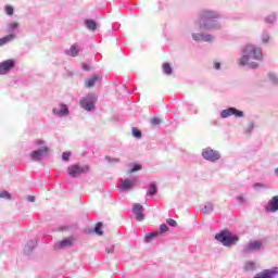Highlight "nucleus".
<instances>
[{
  "label": "nucleus",
  "instance_id": "14",
  "mask_svg": "<svg viewBox=\"0 0 278 278\" xmlns=\"http://www.w3.org/2000/svg\"><path fill=\"white\" fill-rule=\"evenodd\" d=\"M278 275V267L271 269H263L262 271L254 275L253 278H275Z\"/></svg>",
  "mask_w": 278,
  "mask_h": 278
},
{
  "label": "nucleus",
  "instance_id": "34",
  "mask_svg": "<svg viewBox=\"0 0 278 278\" xmlns=\"http://www.w3.org/2000/svg\"><path fill=\"white\" fill-rule=\"evenodd\" d=\"M244 270L247 271L255 270V262H252V261L245 262Z\"/></svg>",
  "mask_w": 278,
  "mask_h": 278
},
{
  "label": "nucleus",
  "instance_id": "9",
  "mask_svg": "<svg viewBox=\"0 0 278 278\" xmlns=\"http://www.w3.org/2000/svg\"><path fill=\"white\" fill-rule=\"evenodd\" d=\"M138 186V179H128V178H121L117 188L119 192H129V190H134Z\"/></svg>",
  "mask_w": 278,
  "mask_h": 278
},
{
  "label": "nucleus",
  "instance_id": "5",
  "mask_svg": "<svg viewBox=\"0 0 278 278\" xmlns=\"http://www.w3.org/2000/svg\"><path fill=\"white\" fill-rule=\"evenodd\" d=\"M98 97L94 93H88L79 100V105L86 112H94Z\"/></svg>",
  "mask_w": 278,
  "mask_h": 278
},
{
  "label": "nucleus",
  "instance_id": "50",
  "mask_svg": "<svg viewBox=\"0 0 278 278\" xmlns=\"http://www.w3.org/2000/svg\"><path fill=\"white\" fill-rule=\"evenodd\" d=\"M85 71H89L88 65H84Z\"/></svg>",
  "mask_w": 278,
  "mask_h": 278
},
{
  "label": "nucleus",
  "instance_id": "26",
  "mask_svg": "<svg viewBox=\"0 0 278 278\" xmlns=\"http://www.w3.org/2000/svg\"><path fill=\"white\" fill-rule=\"evenodd\" d=\"M261 40H262L263 45H268V42H270V33L264 30L261 35Z\"/></svg>",
  "mask_w": 278,
  "mask_h": 278
},
{
  "label": "nucleus",
  "instance_id": "45",
  "mask_svg": "<svg viewBox=\"0 0 278 278\" xmlns=\"http://www.w3.org/2000/svg\"><path fill=\"white\" fill-rule=\"evenodd\" d=\"M114 249H115V247L111 244L105 248V251L110 255V254L114 253Z\"/></svg>",
  "mask_w": 278,
  "mask_h": 278
},
{
  "label": "nucleus",
  "instance_id": "30",
  "mask_svg": "<svg viewBox=\"0 0 278 278\" xmlns=\"http://www.w3.org/2000/svg\"><path fill=\"white\" fill-rule=\"evenodd\" d=\"M277 22V14L271 13L269 14L267 17H265V23H267L268 25H273V23Z\"/></svg>",
  "mask_w": 278,
  "mask_h": 278
},
{
  "label": "nucleus",
  "instance_id": "31",
  "mask_svg": "<svg viewBox=\"0 0 278 278\" xmlns=\"http://www.w3.org/2000/svg\"><path fill=\"white\" fill-rule=\"evenodd\" d=\"M163 73L164 75H173V67L170 66V63L163 64Z\"/></svg>",
  "mask_w": 278,
  "mask_h": 278
},
{
  "label": "nucleus",
  "instance_id": "43",
  "mask_svg": "<svg viewBox=\"0 0 278 278\" xmlns=\"http://www.w3.org/2000/svg\"><path fill=\"white\" fill-rule=\"evenodd\" d=\"M167 225H169V227H177V220L168 218L166 219Z\"/></svg>",
  "mask_w": 278,
  "mask_h": 278
},
{
  "label": "nucleus",
  "instance_id": "18",
  "mask_svg": "<svg viewBox=\"0 0 278 278\" xmlns=\"http://www.w3.org/2000/svg\"><path fill=\"white\" fill-rule=\"evenodd\" d=\"M14 40H16V34H9L0 38V47H5V45H10Z\"/></svg>",
  "mask_w": 278,
  "mask_h": 278
},
{
  "label": "nucleus",
  "instance_id": "7",
  "mask_svg": "<svg viewBox=\"0 0 278 278\" xmlns=\"http://www.w3.org/2000/svg\"><path fill=\"white\" fill-rule=\"evenodd\" d=\"M260 251H264V242L260 240H252L245 244V247L241 250V255H249L250 253H260Z\"/></svg>",
  "mask_w": 278,
  "mask_h": 278
},
{
  "label": "nucleus",
  "instance_id": "24",
  "mask_svg": "<svg viewBox=\"0 0 278 278\" xmlns=\"http://www.w3.org/2000/svg\"><path fill=\"white\" fill-rule=\"evenodd\" d=\"M202 212L204 214H212V212H214V203L212 202H206L204 204V207L202 208Z\"/></svg>",
  "mask_w": 278,
  "mask_h": 278
},
{
  "label": "nucleus",
  "instance_id": "4",
  "mask_svg": "<svg viewBox=\"0 0 278 278\" xmlns=\"http://www.w3.org/2000/svg\"><path fill=\"white\" fill-rule=\"evenodd\" d=\"M215 240L217 242H222L223 247H227L229 249L231 247H236V243L240 240V238L231 233L229 230H222L219 233L215 235Z\"/></svg>",
  "mask_w": 278,
  "mask_h": 278
},
{
  "label": "nucleus",
  "instance_id": "11",
  "mask_svg": "<svg viewBox=\"0 0 278 278\" xmlns=\"http://www.w3.org/2000/svg\"><path fill=\"white\" fill-rule=\"evenodd\" d=\"M191 38L194 42H214L215 39L214 35L206 33H192Z\"/></svg>",
  "mask_w": 278,
  "mask_h": 278
},
{
  "label": "nucleus",
  "instance_id": "40",
  "mask_svg": "<svg viewBox=\"0 0 278 278\" xmlns=\"http://www.w3.org/2000/svg\"><path fill=\"white\" fill-rule=\"evenodd\" d=\"M5 13H7L9 16H12V14H14V7H12V5H7V7H5Z\"/></svg>",
  "mask_w": 278,
  "mask_h": 278
},
{
  "label": "nucleus",
  "instance_id": "33",
  "mask_svg": "<svg viewBox=\"0 0 278 278\" xmlns=\"http://www.w3.org/2000/svg\"><path fill=\"white\" fill-rule=\"evenodd\" d=\"M0 199H5V201H12V194L5 190H1Z\"/></svg>",
  "mask_w": 278,
  "mask_h": 278
},
{
  "label": "nucleus",
  "instance_id": "13",
  "mask_svg": "<svg viewBox=\"0 0 278 278\" xmlns=\"http://www.w3.org/2000/svg\"><path fill=\"white\" fill-rule=\"evenodd\" d=\"M52 114H54V116H59V118H64V116H68V114H71V111L68 110V105L60 103L56 108H53Z\"/></svg>",
  "mask_w": 278,
  "mask_h": 278
},
{
  "label": "nucleus",
  "instance_id": "15",
  "mask_svg": "<svg viewBox=\"0 0 278 278\" xmlns=\"http://www.w3.org/2000/svg\"><path fill=\"white\" fill-rule=\"evenodd\" d=\"M132 213L136 216V220H138L139 223H142V220H144V206H142V204L135 203L132 205Z\"/></svg>",
  "mask_w": 278,
  "mask_h": 278
},
{
  "label": "nucleus",
  "instance_id": "37",
  "mask_svg": "<svg viewBox=\"0 0 278 278\" xmlns=\"http://www.w3.org/2000/svg\"><path fill=\"white\" fill-rule=\"evenodd\" d=\"M137 170H142V165H140V164L132 165V168H130L128 170V173H129V175H131V173H137Z\"/></svg>",
  "mask_w": 278,
  "mask_h": 278
},
{
  "label": "nucleus",
  "instance_id": "47",
  "mask_svg": "<svg viewBox=\"0 0 278 278\" xmlns=\"http://www.w3.org/2000/svg\"><path fill=\"white\" fill-rule=\"evenodd\" d=\"M214 68H215V71H220V62H215Z\"/></svg>",
  "mask_w": 278,
  "mask_h": 278
},
{
  "label": "nucleus",
  "instance_id": "12",
  "mask_svg": "<svg viewBox=\"0 0 278 278\" xmlns=\"http://www.w3.org/2000/svg\"><path fill=\"white\" fill-rule=\"evenodd\" d=\"M16 66V61L13 59L5 60L0 63V75H8L12 68Z\"/></svg>",
  "mask_w": 278,
  "mask_h": 278
},
{
  "label": "nucleus",
  "instance_id": "27",
  "mask_svg": "<svg viewBox=\"0 0 278 278\" xmlns=\"http://www.w3.org/2000/svg\"><path fill=\"white\" fill-rule=\"evenodd\" d=\"M253 129H255V122L251 121L244 129L245 136H251V134H253Z\"/></svg>",
  "mask_w": 278,
  "mask_h": 278
},
{
  "label": "nucleus",
  "instance_id": "6",
  "mask_svg": "<svg viewBox=\"0 0 278 278\" xmlns=\"http://www.w3.org/2000/svg\"><path fill=\"white\" fill-rule=\"evenodd\" d=\"M87 173H90V167L88 165L73 164L67 167V174L74 179L81 177V175H86Z\"/></svg>",
  "mask_w": 278,
  "mask_h": 278
},
{
  "label": "nucleus",
  "instance_id": "42",
  "mask_svg": "<svg viewBox=\"0 0 278 278\" xmlns=\"http://www.w3.org/2000/svg\"><path fill=\"white\" fill-rule=\"evenodd\" d=\"M62 160L63 162H68L71 160V152H63Z\"/></svg>",
  "mask_w": 278,
  "mask_h": 278
},
{
  "label": "nucleus",
  "instance_id": "36",
  "mask_svg": "<svg viewBox=\"0 0 278 278\" xmlns=\"http://www.w3.org/2000/svg\"><path fill=\"white\" fill-rule=\"evenodd\" d=\"M132 136L134 138L140 140V138H142V131L136 127H132Z\"/></svg>",
  "mask_w": 278,
  "mask_h": 278
},
{
  "label": "nucleus",
  "instance_id": "3",
  "mask_svg": "<svg viewBox=\"0 0 278 278\" xmlns=\"http://www.w3.org/2000/svg\"><path fill=\"white\" fill-rule=\"evenodd\" d=\"M35 147H40L37 150H34L29 153V157L33 162H42L47 155H49V147L42 139L35 141Z\"/></svg>",
  "mask_w": 278,
  "mask_h": 278
},
{
  "label": "nucleus",
  "instance_id": "41",
  "mask_svg": "<svg viewBox=\"0 0 278 278\" xmlns=\"http://www.w3.org/2000/svg\"><path fill=\"white\" fill-rule=\"evenodd\" d=\"M236 199L239 205H244V203H247V198H244V195H238Z\"/></svg>",
  "mask_w": 278,
  "mask_h": 278
},
{
  "label": "nucleus",
  "instance_id": "23",
  "mask_svg": "<svg viewBox=\"0 0 278 278\" xmlns=\"http://www.w3.org/2000/svg\"><path fill=\"white\" fill-rule=\"evenodd\" d=\"M20 25L18 23H10L7 25V33L8 34H16V29H18Z\"/></svg>",
  "mask_w": 278,
  "mask_h": 278
},
{
  "label": "nucleus",
  "instance_id": "44",
  "mask_svg": "<svg viewBox=\"0 0 278 278\" xmlns=\"http://www.w3.org/2000/svg\"><path fill=\"white\" fill-rule=\"evenodd\" d=\"M161 233H166L168 231V226L166 224H162L160 226Z\"/></svg>",
  "mask_w": 278,
  "mask_h": 278
},
{
  "label": "nucleus",
  "instance_id": "49",
  "mask_svg": "<svg viewBox=\"0 0 278 278\" xmlns=\"http://www.w3.org/2000/svg\"><path fill=\"white\" fill-rule=\"evenodd\" d=\"M274 174L276 175V177H278V167L274 169Z\"/></svg>",
  "mask_w": 278,
  "mask_h": 278
},
{
  "label": "nucleus",
  "instance_id": "16",
  "mask_svg": "<svg viewBox=\"0 0 278 278\" xmlns=\"http://www.w3.org/2000/svg\"><path fill=\"white\" fill-rule=\"evenodd\" d=\"M265 212L275 214V212H278V195H274L265 206Z\"/></svg>",
  "mask_w": 278,
  "mask_h": 278
},
{
  "label": "nucleus",
  "instance_id": "22",
  "mask_svg": "<svg viewBox=\"0 0 278 278\" xmlns=\"http://www.w3.org/2000/svg\"><path fill=\"white\" fill-rule=\"evenodd\" d=\"M97 81H99V76H93L85 81V86L86 88H94Z\"/></svg>",
  "mask_w": 278,
  "mask_h": 278
},
{
  "label": "nucleus",
  "instance_id": "19",
  "mask_svg": "<svg viewBox=\"0 0 278 278\" xmlns=\"http://www.w3.org/2000/svg\"><path fill=\"white\" fill-rule=\"evenodd\" d=\"M81 51V47L79 45L74 43L70 50H66V55H71L72 58H77L79 55V52Z\"/></svg>",
  "mask_w": 278,
  "mask_h": 278
},
{
  "label": "nucleus",
  "instance_id": "32",
  "mask_svg": "<svg viewBox=\"0 0 278 278\" xmlns=\"http://www.w3.org/2000/svg\"><path fill=\"white\" fill-rule=\"evenodd\" d=\"M102 229H103V223L98 222L94 227V233H97V236H103Z\"/></svg>",
  "mask_w": 278,
  "mask_h": 278
},
{
  "label": "nucleus",
  "instance_id": "10",
  "mask_svg": "<svg viewBox=\"0 0 278 278\" xmlns=\"http://www.w3.org/2000/svg\"><path fill=\"white\" fill-rule=\"evenodd\" d=\"M220 118H229V116H235L236 118H244V113L233 106H229L222 110L219 113Z\"/></svg>",
  "mask_w": 278,
  "mask_h": 278
},
{
  "label": "nucleus",
  "instance_id": "38",
  "mask_svg": "<svg viewBox=\"0 0 278 278\" xmlns=\"http://www.w3.org/2000/svg\"><path fill=\"white\" fill-rule=\"evenodd\" d=\"M106 162H109V164H118V162H121V159H114L111 156H105Z\"/></svg>",
  "mask_w": 278,
  "mask_h": 278
},
{
  "label": "nucleus",
  "instance_id": "28",
  "mask_svg": "<svg viewBox=\"0 0 278 278\" xmlns=\"http://www.w3.org/2000/svg\"><path fill=\"white\" fill-rule=\"evenodd\" d=\"M268 81L271 84V86H278V76L275 73L268 74Z\"/></svg>",
  "mask_w": 278,
  "mask_h": 278
},
{
  "label": "nucleus",
  "instance_id": "35",
  "mask_svg": "<svg viewBox=\"0 0 278 278\" xmlns=\"http://www.w3.org/2000/svg\"><path fill=\"white\" fill-rule=\"evenodd\" d=\"M252 188H254V190H266L268 189V185L256 182L252 186Z\"/></svg>",
  "mask_w": 278,
  "mask_h": 278
},
{
  "label": "nucleus",
  "instance_id": "2",
  "mask_svg": "<svg viewBox=\"0 0 278 278\" xmlns=\"http://www.w3.org/2000/svg\"><path fill=\"white\" fill-rule=\"evenodd\" d=\"M264 54L262 53V48L255 45H248L242 49V58L239 59V66H249L250 68H257L262 62ZM255 60L256 62H251Z\"/></svg>",
  "mask_w": 278,
  "mask_h": 278
},
{
  "label": "nucleus",
  "instance_id": "8",
  "mask_svg": "<svg viewBox=\"0 0 278 278\" xmlns=\"http://www.w3.org/2000/svg\"><path fill=\"white\" fill-rule=\"evenodd\" d=\"M201 155L203 160H206V162H212L213 164H216V162H218V160L222 157L220 151L214 150L210 147L202 149Z\"/></svg>",
  "mask_w": 278,
  "mask_h": 278
},
{
  "label": "nucleus",
  "instance_id": "29",
  "mask_svg": "<svg viewBox=\"0 0 278 278\" xmlns=\"http://www.w3.org/2000/svg\"><path fill=\"white\" fill-rule=\"evenodd\" d=\"M160 236V231L150 232L144 237V242L149 243L151 240H154V238H157Z\"/></svg>",
  "mask_w": 278,
  "mask_h": 278
},
{
  "label": "nucleus",
  "instance_id": "25",
  "mask_svg": "<svg viewBox=\"0 0 278 278\" xmlns=\"http://www.w3.org/2000/svg\"><path fill=\"white\" fill-rule=\"evenodd\" d=\"M85 25L87 29H90V31H94L97 29V22H94V20H86Z\"/></svg>",
  "mask_w": 278,
  "mask_h": 278
},
{
  "label": "nucleus",
  "instance_id": "46",
  "mask_svg": "<svg viewBox=\"0 0 278 278\" xmlns=\"http://www.w3.org/2000/svg\"><path fill=\"white\" fill-rule=\"evenodd\" d=\"M27 201H28V203H35V202H36V197H34V195H28V197H27Z\"/></svg>",
  "mask_w": 278,
  "mask_h": 278
},
{
  "label": "nucleus",
  "instance_id": "39",
  "mask_svg": "<svg viewBox=\"0 0 278 278\" xmlns=\"http://www.w3.org/2000/svg\"><path fill=\"white\" fill-rule=\"evenodd\" d=\"M151 125L153 127L160 125V123H162V119H160V117H153L151 121H150Z\"/></svg>",
  "mask_w": 278,
  "mask_h": 278
},
{
  "label": "nucleus",
  "instance_id": "1",
  "mask_svg": "<svg viewBox=\"0 0 278 278\" xmlns=\"http://www.w3.org/2000/svg\"><path fill=\"white\" fill-rule=\"evenodd\" d=\"M219 18H223L220 12L214 10H202L199 13L195 25L204 31H218L223 29V25L218 22Z\"/></svg>",
  "mask_w": 278,
  "mask_h": 278
},
{
  "label": "nucleus",
  "instance_id": "17",
  "mask_svg": "<svg viewBox=\"0 0 278 278\" xmlns=\"http://www.w3.org/2000/svg\"><path fill=\"white\" fill-rule=\"evenodd\" d=\"M73 247V240L70 238L63 239L62 241H59L58 243L54 244V249L59 251L60 249H66Z\"/></svg>",
  "mask_w": 278,
  "mask_h": 278
},
{
  "label": "nucleus",
  "instance_id": "48",
  "mask_svg": "<svg viewBox=\"0 0 278 278\" xmlns=\"http://www.w3.org/2000/svg\"><path fill=\"white\" fill-rule=\"evenodd\" d=\"M60 229L61 231H66V229H68V226H62Z\"/></svg>",
  "mask_w": 278,
  "mask_h": 278
},
{
  "label": "nucleus",
  "instance_id": "21",
  "mask_svg": "<svg viewBox=\"0 0 278 278\" xmlns=\"http://www.w3.org/2000/svg\"><path fill=\"white\" fill-rule=\"evenodd\" d=\"M155 194H157V185H155V182H150L148 185L147 197H155Z\"/></svg>",
  "mask_w": 278,
  "mask_h": 278
},
{
  "label": "nucleus",
  "instance_id": "20",
  "mask_svg": "<svg viewBox=\"0 0 278 278\" xmlns=\"http://www.w3.org/2000/svg\"><path fill=\"white\" fill-rule=\"evenodd\" d=\"M34 249H36V241L29 240L24 247V255H31Z\"/></svg>",
  "mask_w": 278,
  "mask_h": 278
}]
</instances>
